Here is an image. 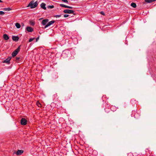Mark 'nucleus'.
I'll list each match as a JSON object with an SVG mask.
<instances>
[{
	"label": "nucleus",
	"instance_id": "1",
	"mask_svg": "<svg viewBox=\"0 0 156 156\" xmlns=\"http://www.w3.org/2000/svg\"><path fill=\"white\" fill-rule=\"evenodd\" d=\"M37 5L38 3L37 1L34 2V0H32L29 3L27 7H30L31 9H33L37 7Z\"/></svg>",
	"mask_w": 156,
	"mask_h": 156
},
{
	"label": "nucleus",
	"instance_id": "2",
	"mask_svg": "<svg viewBox=\"0 0 156 156\" xmlns=\"http://www.w3.org/2000/svg\"><path fill=\"white\" fill-rule=\"evenodd\" d=\"M20 46H19L18 48L14 51L12 53V57L15 56L18 54V52L20 51Z\"/></svg>",
	"mask_w": 156,
	"mask_h": 156
},
{
	"label": "nucleus",
	"instance_id": "3",
	"mask_svg": "<svg viewBox=\"0 0 156 156\" xmlns=\"http://www.w3.org/2000/svg\"><path fill=\"white\" fill-rule=\"evenodd\" d=\"M63 12L66 13H73L74 15L75 14L74 13V11L73 10H71L69 9H65L63 11Z\"/></svg>",
	"mask_w": 156,
	"mask_h": 156
},
{
	"label": "nucleus",
	"instance_id": "4",
	"mask_svg": "<svg viewBox=\"0 0 156 156\" xmlns=\"http://www.w3.org/2000/svg\"><path fill=\"white\" fill-rule=\"evenodd\" d=\"M27 120L23 118L20 120V123L21 125H25L27 124Z\"/></svg>",
	"mask_w": 156,
	"mask_h": 156
},
{
	"label": "nucleus",
	"instance_id": "5",
	"mask_svg": "<svg viewBox=\"0 0 156 156\" xmlns=\"http://www.w3.org/2000/svg\"><path fill=\"white\" fill-rule=\"evenodd\" d=\"M55 23V21L54 20H52L51 21L49 22L45 25V26L44 27V28H46L47 27H48L50 26V25H51V24H52L53 23Z\"/></svg>",
	"mask_w": 156,
	"mask_h": 156
},
{
	"label": "nucleus",
	"instance_id": "6",
	"mask_svg": "<svg viewBox=\"0 0 156 156\" xmlns=\"http://www.w3.org/2000/svg\"><path fill=\"white\" fill-rule=\"evenodd\" d=\"M11 58L12 57H8L4 61L3 63L9 64V63L10 61V60Z\"/></svg>",
	"mask_w": 156,
	"mask_h": 156
},
{
	"label": "nucleus",
	"instance_id": "7",
	"mask_svg": "<svg viewBox=\"0 0 156 156\" xmlns=\"http://www.w3.org/2000/svg\"><path fill=\"white\" fill-rule=\"evenodd\" d=\"M12 39L15 41H18L19 38L18 36H12Z\"/></svg>",
	"mask_w": 156,
	"mask_h": 156
},
{
	"label": "nucleus",
	"instance_id": "8",
	"mask_svg": "<svg viewBox=\"0 0 156 156\" xmlns=\"http://www.w3.org/2000/svg\"><path fill=\"white\" fill-rule=\"evenodd\" d=\"M48 21V19H44L42 21V23L43 25L45 26L47 24Z\"/></svg>",
	"mask_w": 156,
	"mask_h": 156
},
{
	"label": "nucleus",
	"instance_id": "9",
	"mask_svg": "<svg viewBox=\"0 0 156 156\" xmlns=\"http://www.w3.org/2000/svg\"><path fill=\"white\" fill-rule=\"evenodd\" d=\"M26 30L29 32H32L34 30L33 28L31 27H26Z\"/></svg>",
	"mask_w": 156,
	"mask_h": 156
},
{
	"label": "nucleus",
	"instance_id": "10",
	"mask_svg": "<svg viewBox=\"0 0 156 156\" xmlns=\"http://www.w3.org/2000/svg\"><path fill=\"white\" fill-rule=\"evenodd\" d=\"M46 4L44 3H42L41 4V7L44 10L46 9V8L45 7Z\"/></svg>",
	"mask_w": 156,
	"mask_h": 156
},
{
	"label": "nucleus",
	"instance_id": "11",
	"mask_svg": "<svg viewBox=\"0 0 156 156\" xmlns=\"http://www.w3.org/2000/svg\"><path fill=\"white\" fill-rule=\"evenodd\" d=\"M23 152V151L21 150H18L16 152V154L17 155H20L22 154Z\"/></svg>",
	"mask_w": 156,
	"mask_h": 156
},
{
	"label": "nucleus",
	"instance_id": "12",
	"mask_svg": "<svg viewBox=\"0 0 156 156\" xmlns=\"http://www.w3.org/2000/svg\"><path fill=\"white\" fill-rule=\"evenodd\" d=\"M3 37L5 40H7L9 39V37L6 34H4L3 35Z\"/></svg>",
	"mask_w": 156,
	"mask_h": 156
},
{
	"label": "nucleus",
	"instance_id": "13",
	"mask_svg": "<svg viewBox=\"0 0 156 156\" xmlns=\"http://www.w3.org/2000/svg\"><path fill=\"white\" fill-rule=\"evenodd\" d=\"M15 26H16V27L18 29L20 28L21 27L20 23H15Z\"/></svg>",
	"mask_w": 156,
	"mask_h": 156
},
{
	"label": "nucleus",
	"instance_id": "14",
	"mask_svg": "<svg viewBox=\"0 0 156 156\" xmlns=\"http://www.w3.org/2000/svg\"><path fill=\"white\" fill-rule=\"evenodd\" d=\"M156 1V0H145V1L147 3H151L154 1Z\"/></svg>",
	"mask_w": 156,
	"mask_h": 156
},
{
	"label": "nucleus",
	"instance_id": "15",
	"mask_svg": "<svg viewBox=\"0 0 156 156\" xmlns=\"http://www.w3.org/2000/svg\"><path fill=\"white\" fill-rule=\"evenodd\" d=\"M131 6L134 8H135L136 7V3L134 2H132L131 4Z\"/></svg>",
	"mask_w": 156,
	"mask_h": 156
},
{
	"label": "nucleus",
	"instance_id": "16",
	"mask_svg": "<svg viewBox=\"0 0 156 156\" xmlns=\"http://www.w3.org/2000/svg\"><path fill=\"white\" fill-rule=\"evenodd\" d=\"M11 9H12L10 8H4L3 9V10L4 11H9L11 10Z\"/></svg>",
	"mask_w": 156,
	"mask_h": 156
},
{
	"label": "nucleus",
	"instance_id": "17",
	"mask_svg": "<svg viewBox=\"0 0 156 156\" xmlns=\"http://www.w3.org/2000/svg\"><path fill=\"white\" fill-rule=\"evenodd\" d=\"M60 6H61L62 7H64V8H67V5H65L64 4H60Z\"/></svg>",
	"mask_w": 156,
	"mask_h": 156
},
{
	"label": "nucleus",
	"instance_id": "18",
	"mask_svg": "<svg viewBox=\"0 0 156 156\" xmlns=\"http://www.w3.org/2000/svg\"><path fill=\"white\" fill-rule=\"evenodd\" d=\"M36 105L39 107H40L41 106V104L38 101L37 102Z\"/></svg>",
	"mask_w": 156,
	"mask_h": 156
},
{
	"label": "nucleus",
	"instance_id": "19",
	"mask_svg": "<svg viewBox=\"0 0 156 156\" xmlns=\"http://www.w3.org/2000/svg\"><path fill=\"white\" fill-rule=\"evenodd\" d=\"M54 7V6L53 5H48V9H52Z\"/></svg>",
	"mask_w": 156,
	"mask_h": 156
},
{
	"label": "nucleus",
	"instance_id": "20",
	"mask_svg": "<svg viewBox=\"0 0 156 156\" xmlns=\"http://www.w3.org/2000/svg\"><path fill=\"white\" fill-rule=\"evenodd\" d=\"M5 14V12L2 11H0V15H3Z\"/></svg>",
	"mask_w": 156,
	"mask_h": 156
},
{
	"label": "nucleus",
	"instance_id": "21",
	"mask_svg": "<svg viewBox=\"0 0 156 156\" xmlns=\"http://www.w3.org/2000/svg\"><path fill=\"white\" fill-rule=\"evenodd\" d=\"M20 57H16V60L15 61H17L19 60V59H20Z\"/></svg>",
	"mask_w": 156,
	"mask_h": 156
},
{
	"label": "nucleus",
	"instance_id": "22",
	"mask_svg": "<svg viewBox=\"0 0 156 156\" xmlns=\"http://www.w3.org/2000/svg\"><path fill=\"white\" fill-rule=\"evenodd\" d=\"M34 38H30V39L29 40V42H31L32 41L34 40Z\"/></svg>",
	"mask_w": 156,
	"mask_h": 156
},
{
	"label": "nucleus",
	"instance_id": "23",
	"mask_svg": "<svg viewBox=\"0 0 156 156\" xmlns=\"http://www.w3.org/2000/svg\"><path fill=\"white\" fill-rule=\"evenodd\" d=\"M62 1L64 2L68 3V2L67 0H62Z\"/></svg>",
	"mask_w": 156,
	"mask_h": 156
},
{
	"label": "nucleus",
	"instance_id": "24",
	"mask_svg": "<svg viewBox=\"0 0 156 156\" xmlns=\"http://www.w3.org/2000/svg\"><path fill=\"white\" fill-rule=\"evenodd\" d=\"M61 16V15H56L55 16V17L56 18H58V17H60Z\"/></svg>",
	"mask_w": 156,
	"mask_h": 156
},
{
	"label": "nucleus",
	"instance_id": "25",
	"mask_svg": "<svg viewBox=\"0 0 156 156\" xmlns=\"http://www.w3.org/2000/svg\"><path fill=\"white\" fill-rule=\"evenodd\" d=\"M69 16V15L68 14H65L64 15V17L65 18L67 17H68Z\"/></svg>",
	"mask_w": 156,
	"mask_h": 156
},
{
	"label": "nucleus",
	"instance_id": "26",
	"mask_svg": "<svg viewBox=\"0 0 156 156\" xmlns=\"http://www.w3.org/2000/svg\"><path fill=\"white\" fill-rule=\"evenodd\" d=\"M100 13L101 14H102V15H105V13L103 11H101V12H100Z\"/></svg>",
	"mask_w": 156,
	"mask_h": 156
},
{
	"label": "nucleus",
	"instance_id": "27",
	"mask_svg": "<svg viewBox=\"0 0 156 156\" xmlns=\"http://www.w3.org/2000/svg\"><path fill=\"white\" fill-rule=\"evenodd\" d=\"M67 8L69 9H72L73 7L67 6Z\"/></svg>",
	"mask_w": 156,
	"mask_h": 156
},
{
	"label": "nucleus",
	"instance_id": "28",
	"mask_svg": "<svg viewBox=\"0 0 156 156\" xmlns=\"http://www.w3.org/2000/svg\"><path fill=\"white\" fill-rule=\"evenodd\" d=\"M39 39V37H37L36 39V41H37Z\"/></svg>",
	"mask_w": 156,
	"mask_h": 156
},
{
	"label": "nucleus",
	"instance_id": "29",
	"mask_svg": "<svg viewBox=\"0 0 156 156\" xmlns=\"http://www.w3.org/2000/svg\"><path fill=\"white\" fill-rule=\"evenodd\" d=\"M2 2V0H0V2Z\"/></svg>",
	"mask_w": 156,
	"mask_h": 156
},
{
	"label": "nucleus",
	"instance_id": "30",
	"mask_svg": "<svg viewBox=\"0 0 156 156\" xmlns=\"http://www.w3.org/2000/svg\"><path fill=\"white\" fill-rule=\"evenodd\" d=\"M32 24L33 25H34V23H32Z\"/></svg>",
	"mask_w": 156,
	"mask_h": 156
}]
</instances>
